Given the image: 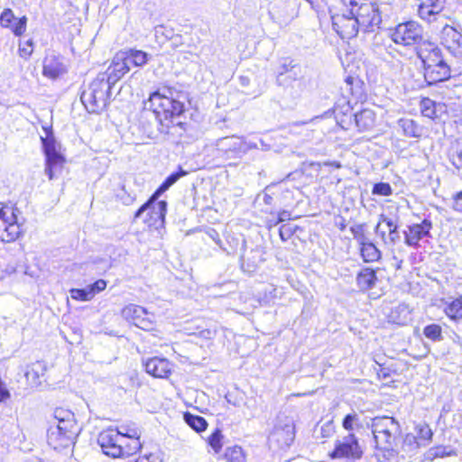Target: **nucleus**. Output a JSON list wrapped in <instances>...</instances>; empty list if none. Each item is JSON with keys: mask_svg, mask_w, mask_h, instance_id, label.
<instances>
[{"mask_svg": "<svg viewBox=\"0 0 462 462\" xmlns=\"http://www.w3.org/2000/svg\"><path fill=\"white\" fill-rule=\"evenodd\" d=\"M340 13L331 16L332 26L341 38L352 39L359 31L373 32L380 27L379 5L372 0H339Z\"/></svg>", "mask_w": 462, "mask_h": 462, "instance_id": "obj_1", "label": "nucleus"}, {"mask_svg": "<svg viewBox=\"0 0 462 462\" xmlns=\"http://www.w3.org/2000/svg\"><path fill=\"white\" fill-rule=\"evenodd\" d=\"M144 116L154 119L158 131L167 134L171 125L180 124L173 121L182 114L184 105L172 97L156 91L151 94L149 99L144 102Z\"/></svg>", "mask_w": 462, "mask_h": 462, "instance_id": "obj_2", "label": "nucleus"}, {"mask_svg": "<svg viewBox=\"0 0 462 462\" xmlns=\"http://www.w3.org/2000/svg\"><path fill=\"white\" fill-rule=\"evenodd\" d=\"M367 427L371 429L375 448L385 452L391 457L398 453L402 430L400 423L392 416H376L370 420Z\"/></svg>", "mask_w": 462, "mask_h": 462, "instance_id": "obj_3", "label": "nucleus"}, {"mask_svg": "<svg viewBox=\"0 0 462 462\" xmlns=\"http://www.w3.org/2000/svg\"><path fill=\"white\" fill-rule=\"evenodd\" d=\"M113 86L106 76L99 73L82 92L81 101L89 113H99L106 107Z\"/></svg>", "mask_w": 462, "mask_h": 462, "instance_id": "obj_4", "label": "nucleus"}, {"mask_svg": "<svg viewBox=\"0 0 462 462\" xmlns=\"http://www.w3.org/2000/svg\"><path fill=\"white\" fill-rule=\"evenodd\" d=\"M46 135L41 136L45 155V174L50 180L57 178L66 162L65 157L58 151V143L51 129L43 127Z\"/></svg>", "mask_w": 462, "mask_h": 462, "instance_id": "obj_5", "label": "nucleus"}, {"mask_svg": "<svg viewBox=\"0 0 462 462\" xmlns=\"http://www.w3.org/2000/svg\"><path fill=\"white\" fill-rule=\"evenodd\" d=\"M391 37L396 44L403 46L417 45L419 47L427 41L424 39L423 28L414 21L398 24Z\"/></svg>", "mask_w": 462, "mask_h": 462, "instance_id": "obj_6", "label": "nucleus"}, {"mask_svg": "<svg viewBox=\"0 0 462 462\" xmlns=\"http://www.w3.org/2000/svg\"><path fill=\"white\" fill-rule=\"evenodd\" d=\"M125 440H127V438L120 435V432L114 429L103 430L97 439L103 453L114 458L132 455L126 453L127 450L124 447L125 446Z\"/></svg>", "mask_w": 462, "mask_h": 462, "instance_id": "obj_7", "label": "nucleus"}, {"mask_svg": "<svg viewBox=\"0 0 462 462\" xmlns=\"http://www.w3.org/2000/svg\"><path fill=\"white\" fill-rule=\"evenodd\" d=\"M79 433V428L51 425L47 432V441L53 449L63 451L75 445Z\"/></svg>", "mask_w": 462, "mask_h": 462, "instance_id": "obj_8", "label": "nucleus"}, {"mask_svg": "<svg viewBox=\"0 0 462 462\" xmlns=\"http://www.w3.org/2000/svg\"><path fill=\"white\" fill-rule=\"evenodd\" d=\"M14 207H3L0 208V239L5 243L15 241L22 234L21 224L18 221Z\"/></svg>", "mask_w": 462, "mask_h": 462, "instance_id": "obj_9", "label": "nucleus"}, {"mask_svg": "<svg viewBox=\"0 0 462 462\" xmlns=\"http://www.w3.org/2000/svg\"><path fill=\"white\" fill-rule=\"evenodd\" d=\"M146 211L148 217L144 219V222L149 226L154 227L155 229H159L163 226L167 212V202L165 200H152V195L150 199L138 208L134 214V217H141V216Z\"/></svg>", "mask_w": 462, "mask_h": 462, "instance_id": "obj_10", "label": "nucleus"}, {"mask_svg": "<svg viewBox=\"0 0 462 462\" xmlns=\"http://www.w3.org/2000/svg\"><path fill=\"white\" fill-rule=\"evenodd\" d=\"M122 316L141 329L147 331L153 329L154 315L142 306L129 304L122 310Z\"/></svg>", "mask_w": 462, "mask_h": 462, "instance_id": "obj_11", "label": "nucleus"}, {"mask_svg": "<svg viewBox=\"0 0 462 462\" xmlns=\"http://www.w3.org/2000/svg\"><path fill=\"white\" fill-rule=\"evenodd\" d=\"M295 438V426L292 419L285 418L284 421L279 420L273 432L270 434V442H275L283 448L291 445Z\"/></svg>", "mask_w": 462, "mask_h": 462, "instance_id": "obj_12", "label": "nucleus"}, {"mask_svg": "<svg viewBox=\"0 0 462 462\" xmlns=\"http://www.w3.org/2000/svg\"><path fill=\"white\" fill-rule=\"evenodd\" d=\"M362 454L363 452L356 436L353 433H348L347 436L337 443L332 457L357 459L362 457Z\"/></svg>", "mask_w": 462, "mask_h": 462, "instance_id": "obj_13", "label": "nucleus"}, {"mask_svg": "<svg viewBox=\"0 0 462 462\" xmlns=\"http://www.w3.org/2000/svg\"><path fill=\"white\" fill-rule=\"evenodd\" d=\"M416 49L417 55L423 63L424 70H426V69L436 67V65L439 64L447 63L442 58L439 48L429 40L423 42L420 46L416 47Z\"/></svg>", "mask_w": 462, "mask_h": 462, "instance_id": "obj_14", "label": "nucleus"}, {"mask_svg": "<svg viewBox=\"0 0 462 462\" xmlns=\"http://www.w3.org/2000/svg\"><path fill=\"white\" fill-rule=\"evenodd\" d=\"M293 4L286 0H275L269 9V15L274 23L283 27L293 20Z\"/></svg>", "mask_w": 462, "mask_h": 462, "instance_id": "obj_15", "label": "nucleus"}, {"mask_svg": "<svg viewBox=\"0 0 462 462\" xmlns=\"http://www.w3.org/2000/svg\"><path fill=\"white\" fill-rule=\"evenodd\" d=\"M432 227L431 221L424 219L420 224H413L407 226V230L403 232L405 244L409 246L417 248L420 246V241L425 237L430 236V232Z\"/></svg>", "mask_w": 462, "mask_h": 462, "instance_id": "obj_16", "label": "nucleus"}, {"mask_svg": "<svg viewBox=\"0 0 462 462\" xmlns=\"http://www.w3.org/2000/svg\"><path fill=\"white\" fill-rule=\"evenodd\" d=\"M145 371L155 378H168L172 372V364L166 358L153 356L147 360H143Z\"/></svg>", "mask_w": 462, "mask_h": 462, "instance_id": "obj_17", "label": "nucleus"}, {"mask_svg": "<svg viewBox=\"0 0 462 462\" xmlns=\"http://www.w3.org/2000/svg\"><path fill=\"white\" fill-rule=\"evenodd\" d=\"M0 25L8 28L15 36H21L26 31L27 17L16 18L12 9L5 8L0 14Z\"/></svg>", "mask_w": 462, "mask_h": 462, "instance_id": "obj_18", "label": "nucleus"}, {"mask_svg": "<svg viewBox=\"0 0 462 462\" xmlns=\"http://www.w3.org/2000/svg\"><path fill=\"white\" fill-rule=\"evenodd\" d=\"M66 72L62 58L55 53H49L43 60L42 73L51 79H57Z\"/></svg>", "mask_w": 462, "mask_h": 462, "instance_id": "obj_19", "label": "nucleus"}, {"mask_svg": "<svg viewBox=\"0 0 462 462\" xmlns=\"http://www.w3.org/2000/svg\"><path fill=\"white\" fill-rule=\"evenodd\" d=\"M116 430L120 432V435L127 438V440H125V446H124L127 450L126 453L134 455L141 448V430L138 428L121 426Z\"/></svg>", "mask_w": 462, "mask_h": 462, "instance_id": "obj_20", "label": "nucleus"}, {"mask_svg": "<svg viewBox=\"0 0 462 462\" xmlns=\"http://www.w3.org/2000/svg\"><path fill=\"white\" fill-rule=\"evenodd\" d=\"M218 150L225 152H231L235 154L245 153L249 149V145L240 137L226 136L217 141Z\"/></svg>", "mask_w": 462, "mask_h": 462, "instance_id": "obj_21", "label": "nucleus"}, {"mask_svg": "<svg viewBox=\"0 0 462 462\" xmlns=\"http://www.w3.org/2000/svg\"><path fill=\"white\" fill-rule=\"evenodd\" d=\"M122 57L123 56L119 55L117 52L106 71L101 73L102 75L106 76L110 83L114 85L129 71V68L126 67Z\"/></svg>", "mask_w": 462, "mask_h": 462, "instance_id": "obj_22", "label": "nucleus"}, {"mask_svg": "<svg viewBox=\"0 0 462 462\" xmlns=\"http://www.w3.org/2000/svg\"><path fill=\"white\" fill-rule=\"evenodd\" d=\"M441 41L448 50L456 51L462 46V33L456 28L446 25L441 31Z\"/></svg>", "mask_w": 462, "mask_h": 462, "instance_id": "obj_23", "label": "nucleus"}, {"mask_svg": "<svg viewBox=\"0 0 462 462\" xmlns=\"http://www.w3.org/2000/svg\"><path fill=\"white\" fill-rule=\"evenodd\" d=\"M424 78L429 85L445 81L450 78V68L447 63L436 65L424 70Z\"/></svg>", "mask_w": 462, "mask_h": 462, "instance_id": "obj_24", "label": "nucleus"}, {"mask_svg": "<svg viewBox=\"0 0 462 462\" xmlns=\"http://www.w3.org/2000/svg\"><path fill=\"white\" fill-rule=\"evenodd\" d=\"M356 125L360 132H367L375 126V114L371 109H363L355 114Z\"/></svg>", "mask_w": 462, "mask_h": 462, "instance_id": "obj_25", "label": "nucleus"}, {"mask_svg": "<svg viewBox=\"0 0 462 462\" xmlns=\"http://www.w3.org/2000/svg\"><path fill=\"white\" fill-rule=\"evenodd\" d=\"M376 281L377 276L375 272L369 267L362 269L356 276V284L363 291L373 289Z\"/></svg>", "mask_w": 462, "mask_h": 462, "instance_id": "obj_26", "label": "nucleus"}, {"mask_svg": "<svg viewBox=\"0 0 462 462\" xmlns=\"http://www.w3.org/2000/svg\"><path fill=\"white\" fill-rule=\"evenodd\" d=\"M54 425H60L62 427L79 428L74 413L64 408H56L53 412Z\"/></svg>", "mask_w": 462, "mask_h": 462, "instance_id": "obj_27", "label": "nucleus"}, {"mask_svg": "<svg viewBox=\"0 0 462 462\" xmlns=\"http://www.w3.org/2000/svg\"><path fill=\"white\" fill-rule=\"evenodd\" d=\"M187 171L181 167L175 172L170 174L159 188L152 194V200L158 199L166 190H168L174 183H176L181 177L187 175Z\"/></svg>", "mask_w": 462, "mask_h": 462, "instance_id": "obj_28", "label": "nucleus"}, {"mask_svg": "<svg viewBox=\"0 0 462 462\" xmlns=\"http://www.w3.org/2000/svg\"><path fill=\"white\" fill-rule=\"evenodd\" d=\"M420 108L423 116L435 119L439 117V113L442 111L443 106L429 97H424L420 101Z\"/></svg>", "mask_w": 462, "mask_h": 462, "instance_id": "obj_29", "label": "nucleus"}, {"mask_svg": "<svg viewBox=\"0 0 462 462\" xmlns=\"http://www.w3.org/2000/svg\"><path fill=\"white\" fill-rule=\"evenodd\" d=\"M300 65L295 63L292 60L283 59L278 68L276 82L279 86H286V75L292 70H300Z\"/></svg>", "mask_w": 462, "mask_h": 462, "instance_id": "obj_30", "label": "nucleus"}, {"mask_svg": "<svg viewBox=\"0 0 462 462\" xmlns=\"http://www.w3.org/2000/svg\"><path fill=\"white\" fill-rule=\"evenodd\" d=\"M45 365L42 362L37 361L27 367L25 377L32 386L40 384L39 379L44 374Z\"/></svg>", "mask_w": 462, "mask_h": 462, "instance_id": "obj_31", "label": "nucleus"}, {"mask_svg": "<svg viewBox=\"0 0 462 462\" xmlns=\"http://www.w3.org/2000/svg\"><path fill=\"white\" fill-rule=\"evenodd\" d=\"M360 254L365 263L376 262L382 255L381 251L371 241L360 246Z\"/></svg>", "mask_w": 462, "mask_h": 462, "instance_id": "obj_32", "label": "nucleus"}, {"mask_svg": "<svg viewBox=\"0 0 462 462\" xmlns=\"http://www.w3.org/2000/svg\"><path fill=\"white\" fill-rule=\"evenodd\" d=\"M415 436L422 447L428 446L432 439L433 432L430 427L425 422L416 424L414 428Z\"/></svg>", "mask_w": 462, "mask_h": 462, "instance_id": "obj_33", "label": "nucleus"}, {"mask_svg": "<svg viewBox=\"0 0 462 462\" xmlns=\"http://www.w3.org/2000/svg\"><path fill=\"white\" fill-rule=\"evenodd\" d=\"M381 221L386 225L388 228V240L389 244L394 245L401 240V236L398 231L397 222L390 217H387L385 215H381Z\"/></svg>", "mask_w": 462, "mask_h": 462, "instance_id": "obj_34", "label": "nucleus"}, {"mask_svg": "<svg viewBox=\"0 0 462 462\" xmlns=\"http://www.w3.org/2000/svg\"><path fill=\"white\" fill-rule=\"evenodd\" d=\"M399 125L402 127L403 134L408 137H420L421 135V128L411 119H400Z\"/></svg>", "mask_w": 462, "mask_h": 462, "instance_id": "obj_35", "label": "nucleus"}, {"mask_svg": "<svg viewBox=\"0 0 462 462\" xmlns=\"http://www.w3.org/2000/svg\"><path fill=\"white\" fill-rule=\"evenodd\" d=\"M185 422L197 432L203 431L207 429V420L199 415H193L189 412L184 414Z\"/></svg>", "mask_w": 462, "mask_h": 462, "instance_id": "obj_36", "label": "nucleus"}, {"mask_svg": "<svg viewBox=\"0 0 462 462\" xmlns=\"http://www.w3.org/2000/svg\"><path fill=\"white\" fill-rule=\"evenodd\" d=\"M445 313L453 320H459L462 319V299H456L451 301L445 308Z\"/></svg>", "mask_w": 462, "mask_h": 462, "instance_id": "obj_37", "label": "nucleus"}, {"mask_svg": "<svg viewBox=\"0 0 462 462\" xmlns=\"http://www.w3.org/2000/svg\"><path fill=\"white\" fill-rule=\"evenodd\" d=\"M225 457L227 462H245V456L241 447H229L226 449Z\"/></svg>", "mask_w": 462, "mask_h": 462, "instance_id": "obj_38", "label": "nucleus"}, {"mask_svg": "<svg viewBox=\"0 0 462 462\" xmlns=\"http://www.w3.org/2000/svg\"><path fill=\"white\" fill-rule=\"evenodd\" d=\"M365 223H362L356 224L350 227L354 239L356 240L360 246L370 241L365 235Z\"/></svg>", "mask_w": 462, "mask_h": 462, "instance_id": "obj_39", "label": "nucleus"}, {"mask_svg": "<svg viewBox=\"0 0 462 462\" xmlns=\"http://www.w3.org/2000/svg\"><path fill=\"white\" fill-rule=\"evenodd\" d=\"M441 10H437L433 6L427 5L426 3L422 2L418 8V14L419 16L423 19L427 20L428 22H431L435 19V16L440 13Z\"/></svg>", "mask_w": 462, "mask_h": 462, "instance_id": "obj_40", "label": "nucleus"}, {"mask_svg": "<svg viewBox=\"0 0 462 462\" xmlns=\"http://www.w3.org/2000/svg\"><path fill=\"white\" fill-rule=\"evenodd\" d=\"M423 334L427 338L435 342H439L443 339L442 328L438 324H430L426 326L423 329Z\"/></svg>", "mask_w": 462, "mask_h": 462, "instance_id": "obj_41", "label": "nucleus"}, {"mask_svg": "<svg viewBox=\"0 0 462 462\" xmlns=\"http://www.w3.org/2000/svg\"><path fill=\"white\" fill-rule=\"evenodd\" d=\"M421 444L417 439V437L412 433H408L405 435L402 440V448L405 452H413L420 448Z\"/></svg>", "mask_w": 462, "mask_h": 462, "instance_id": "obj_42", "label": "nucleus"}, {"mask_svg": "<svg viewBox=\"0 0 462 462\" xmlns=\"http://www.w3.org/2000/svg\"><path fill=\"white\" fill-rule=\"evenodd\" d=\"M433 457H445L457 455L456 450L449 446H438L430 449Z\"/></svg>", "mask_w": 462, "mask_h": 462, "instance_id": "obj_43", "label": "nucleus"}, {"mask_svg": "<svg viewBox=\"0 0 462 462\" xmlns=\"http://www.w3.org/2000/svg\"><path fill=\"white\" fill-rule=\"evenodd\" d=\"M222 439L223 435L219 429H216L212 434L208 437V444L215 450L216 453H218L222 448Z\"/></svg>", "mask_w": 462, "mask_h": 462, "instance_id": "obj_44", "label": "nucleus"}, {"mask_svg": "<svg viewBox=\"0 0 462 462\" xmlns=\"http://www.w3.org/2000/svg\"><path fill=\"white\" fill-rule=\"evenodd\" d=\"M69 293H70V297L72 299L78 300L86 301V300H90L93 298L92 292L89 290L88 286L84 289H71Z\"/></svg>", "mask_w": 462, "mask_h": 462, "instance_id": "obj_45", "label": "nucleus"}, {"mask_svg": "<svg viewBox=\"0 0 462 462\" xmlns=\"http://www.w3.org/2000/svg\"><path fill=\"white\" fill-rule=\"evenodd\" d=\"M372 192L374 195L390 196L393 193V189L389 183L379 182L374 185Z\"/></svg>", "mask_w": 462, "mask_h": 462, "instance_id": "obj_46", "label": "nucleus"}, {"mask_svg": "<svg viewBox=\"0 0 462 462\" xmlns=\"http://www.w3.org/2000/svg\"><path fill=\"white\" fill-rule=\"evenodd\" d=\"M359 422V416L356 412L348 413L343 419V428L346 430H353L354 426Z\"/></svg>", "mask_w": 462, "mask_h": 462, "instance_id": "obj_47", "label": "nucleus"}, {"mask_svg": "<svg viewBox=\"0 0 462 462\" xmlns=\"http://www.w3.org/2000/svg\"><path fill=\"white\" fill-rule=\"evenodd\" d=\"M130 53L134 58V66L140 67L148 61V54L143 51L130 50Z\"/></svg>", "mask_w": 462, "mask_h": 462, "instance_id": "obj_48", "label": "nucleus"}, {"mask_svg": "<svg viewBox=\"0 0 462 462\" xmlns=\"http://www.w3.org/2000/svg\"><path fill=\"white\" fill-rule=\"evenodd\" d=\"M294 233V228L287 224L282 225L279 229V235L282 241H287Z\"/></svg>", "mask_w": 462, "mask_h": 462, "instance_id": "obj_49", "label": "nucleus"}, {"mask_svg": "<svg viewBox=\"0 0 462 462\" xmlns=\"http://www.w3.org/2000/svg\"><path fill=\"white\" fill-rule=\"evenodd\" d=\"M89 290L92 292V296L94 297L95 294L104 291L106 287V282L103 279L97 280L94 283L88 286Z\"/></svg>", "mask_w": 462, "mask_h": 462, "instance_id": "obj_50", "label": "nucleus"}, {"mask_svg": "<svg viewBox=\"0 0 462 462\" xmlns=\"http://www.w3.org/2000/svg\"><path fill=\"white\" fill-rule=\"evenodd\" d=\"M452 208L455 211L462 213V190L453 196Z\"/></svg>", "mask_w": 462, "mask_h": 462, "instance_id": "obj_51", "label": "nucleus"}, {"mask_svg": "<svg viewBox=\"0 0 462 462\" xmlns=\"http://www.w3.org/2000/svg\"><path fill=\"white\" fill-rule=\"evenodd\" d=\"M217 330L215 328H206L199 332V337L203 339H212L216 337Z\"/></svg>", "mask_w": 462, "mask_h": 462, "instance_id": "obj_52", "label": "nucleus"}, {"mask_svg": "<svg viewBox=\"0 0 462 462\" xmlns=\"http://www.w3.org/2000/svg\"><path fill=\"white\" fill-rule=\"evenodd\" d=\"M32 42L31 40L27 41L25 46L19 48L20 55L22 57L27 58L32 52Z\"/></svg>", "mask_w": 462, "mask_h": 462, "instance_id": "obj_53", "label": "nucleus"}, {"mask_svg": "<svg viewBox=\"0 0 462 462\" xmlns=\"http://www.w3.org/2000/svg\"><path fill=\"white\" fill-rule=\"evenodd\" d=\"M320 432L323 438L330 437L334 432L333 424L331 422L324 424L320 429Z\"/></svg>", "mask_w": 462, "mask_h": 462, "instance_id": "obj_54", "label": "nucleus"}, {"mask_svg": "<svg viewBox=\"0 0 462 462\" xmlns=\"http://www.w3.org/2000/svg\"><path fill=\"white\" fill-rule=\"evenodd\" d=\"M119 55H122V60H124V62L125 63L126 67L131 69L132 66H134V58L132 54L130 53V51H120L118 52Z\"/></svg>", "mask_w": 462, "mask_h": 462, "instance_id": "obj_55", "label": "nucleus"}, {"mask_svg": "<svg viewBox=\"0 0 462 462\" xmlns=\"http://www.w3.org/2000/svg\"><path fill=\"white\" fill-rule=\"evenodd\" d=\"M383 224V222L381 221V217L379 218V222L378 224L376 225L375 228H374V232L381 236L382 240L383 241L384 244H389V240H388V236H386V231L385 230H382L381 229V225Z\"/></svg>", "mask_w": 462, "mask_h": 462, "instance_id": "obj_56", "label": "nucleus"}, {"mask_svg": "<svg viewBox=\"0 0 462 462\" xmlns=\"http://www.w3.org/2000/svg\"><path fill=\"white\" fill-rule=\"evenodd\" d=\"M240 263L242 268H245V265L247 266L248 269L254 268L256 266V263L254 262H253L252 264L250 263V258L246 257L245 253H243L240 255Z\"/></svg>", "mask_w": 462, "mask_h": 462, "instance_id": "obj_57", "label": "nucleus"}, {"mask_svg": "<svg viewBox=\"0 0 462 462\" xmlns=\"http://www.w3.org/2000/svg\"><path fill=\"white\" fill-rule=\"evenodd\" d=\"M423 2L426 3L427 5L429 4L437 10H442L445 0H424Z\"/></svg>", "mask_w": 462, "mask_h": 462, "instance_id": "obj_58", "label": "nucleus"}, {"mask_svg": "<svg viewBox=\"0 0 462 462\" xmlns=\"http://www.w3.org/2000/svg\"><path fill=\"white\" fill-rule=\"evenodd\" d=\"M300 73H301V69H300V70H292L291 72H288L287 75H286L287 85L290 82L298 79L300 78Z\"/></svg>", "mask_w": 462, "mask_h": 462, "instance_id": "obj_59", "label": "nucleus"}, {"mask_svg": "<svg viewBox=\"0 0 462 462\" xmlns=\"http://www.w3.org/2000/svg\"><path fill=\"white\" fill-rule=\"evenodd\" d=\"M290 218H291V213L287 210H282L279 213L278 218H277L275 224L284 222L286 220H289Z\"/></svg>", "mask_w": 462, "mask_h": 462, "instance_id": "obj_60", "label": "nucleus"}, {"mask_svg": "<svg viewBox=\"0 0 462 462\" xmlns=\"http://www.w3.org/2000/svg\"><path fill=\"white\" fill-rule=\"evenodd\" d=\"M263 200L264 204L271 205L273 203V199L270 194L264 193Z\"/></svg>", "mask_w": 462, "mask_h": 462, "instance_id": "obj_61", "label": "nucleus"}, {"mask_svg": "<svg viewBox=\"0 0 462 462\" xmlns=\"http://www.w3.org/2000/svg\"><path fill=\"white\" fill-rule=\"evenodd\" d=\"M337 226L341 231H344L346 227V220L343 217H341L340 222L337 223Z\"/></svg>", "mask_w": 462, "mask_h": 462, "instance_id": "obj_62", "label": "nucleus"}, {"mask_svg": "<svg viewBox=\"0 0 462 462\" xmlns=\"http://www.w3.org/2000/svg\"><path fill=\"white\" fill-rule=\"evenodd\" d=\"M457 158H458L459 163H457L454 162L453 164L458 169L460 167V165L462 164V152L457 153Z\"/></svg>", "mask_w": 462, "mask_h": 462, "instance_id": "obj_63", "label": "nucleus"}, {"mask_svg": "<svg viewBox=\"0 0 462 462\" xmlns=\"http://www.w3.org/2000/svg\"><path fill=\"white\" fill-rule=\"evenodd\" d=\"M240 82L242 86H247L249 84V79L246 77H240Z\"/></svg>", "mask_w": 462, "mask_h": 462, "instance_id": "obj_64", "label": "nucleus"}]
</instances>
